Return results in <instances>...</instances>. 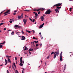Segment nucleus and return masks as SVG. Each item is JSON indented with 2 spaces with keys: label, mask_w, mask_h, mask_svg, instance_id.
I'll return each mask as SVG.
<instances>
[{
  "label": "nucleus",
  "mask_w": 73,
  "mask_h": 73,
  "mask_svg": "<svg viewBox=\"0 0 73 73\" xmlns=\"http://www.w3.org/2000/svg\"><path fill=\"white\" fill-rule=\"evenodd\" d=\"M61 7H56V9H54V11L56 12V13H57V12L58 13L59 12V9L61 8Z\"/></svg>",
  "instance_id": "nucleus-1"
},
{
  "label": "nucleus",
  "mask_w": 73,
  "mask_h": 73,
  "mask_svg": "<svg viewBox=\"0 0 73 73\" xmlns=\"http://www.w3.org/2000/svg\"><path fill=\"white\" fill-rule=\"evenodd\" d=\"M6 56L7 58L8 59V62H10V63H11V60H10V59H9V57H11V56L6 55Z\"/></svg>",
  "instance_id": "nucleus-2"
},
{
  "label": "nucleus",
  "mask_w": 73,
  "mask_h": 73,
  "mask_svg": "<svg viewBox=\"0 0 73 73\" xmlns=\"http://www.w3.org/2000/svg\"><path fill=\"white\" fill-rule=\"evenodd\" d=\"M51 12H52V11H51L50 9H49L46 11L45 14H46V15H49V14Z\"/></svg>",
  "instance_id": "nucleus-3"
},
{
  "label": "nucleus",
  "mask_w": 73,
  "mask_h": 73,
  "mask_svg": "<svg viewBox=\"0 0 73 73\" xmlns=\"http://www.w3.org/2000/svg\"><path fill=\"white\" fill-rule=\"evenodd\" d=\"M61 3H58L54 5L53 7L56 6V7H60V6H61Z\"/></svg>",
  "instance_id": "nucleus-4"
},
{
  "label": "nucleus",
  "mask_w": 73,
  "mask_h": 73,
  "mask_svg": "<svg viewBox=\"0 0 73 73\" xmlns=\"http://www.w3.org/2000/svg\"><path fill=\"white\" fill-rule=\"evenodd\" d=\"M62 52L60 54V60L61 61H62Z\"/></svg>",
  "instance_id": "nucleus-5"
},
{
  "label": "nucleus",
  "mask_w": 73,
  "mask_h": 73,
  "mask_svg": "<svg viewBox=\"0 0 73 73\" xmlns=\"http://www.w3.org/2000/svg\"><path fill=\"white\" fill-rule=\"evenodd\" d=\"M15 28H21V26H20L18 25H15Z\"/></svg>",
  "instance_id": "nucleus-6"
},
{
  "label": "nucleus",
  "mask_w": 73,
  "mask_h": 73,
  "mask_svg": "<svg viewBox=\"0 0 73 73\" xmlns=\"http://www.w3.org/2000/svg\"><path fill=\"white\" fill-rule=\"evenodd\" d=\"M23 21L24 25H25V24H26V23H27V20L24 19L23 20Z\"/></svg>",
  "instance_id": "nucleus-7"
},
{
  "label": "nucleus",
  "mask_w": 73,
  "mask_h": 73,
  "mask_svg": "<svg viewBox=\"0 0 73 73\" xmlns=\"http://www.w3.org/2000/svg\"><path fill=\"white\" fill-rule=\"evenodd\" d=\"M54 58H56V57L57 56H58V54H57V53H56L55 54H54Z\"/></svg>",
  "instance_id": "nucleus-8"
},
{
  "label": "nucleus",
  "mask_w": 73,
  "mask_h": 73,
  "mask_svg": "<svg viewBox=\"0 0 73 73\" xmlns=\"http://www.w3.org/2000/svg\"><path fill=\"white\" fill-rule=\"evenodd\" d=\"M40 19L42 21H43L44 20V16H41L40 18Z\"/></svg>",
  "instance_id": "nucleus-9"
},
{
  "label": "nucleus",
  "mask_w": 73,
  "mask_h": 73,
  "mask_svg": "<svg viewBox=\"0 0 73 73\" xmlns=\"http://www.w3.org/2000/svg\"><path fill=\"white\" fill-rule=\"evenodd\" d=\"M44 23H43L42 24L40 25L39 26V28H42L44 26Z\"/></svg>",
  "instance_id": "nucleus-10"
},
{
  "label": "nucleus",
  "mask_w": 73,
  "mask_h": 73,
  "mask_svg": "<svg viewBox=\"0 0 73 73\" xmlns=\"http://www.w3.org/2000/svg\"><path fill=\"white\" fill-rule=\"evenodd\" d=\"M9 12H10V10H7V11H6V12L4 13V14H5V13H8Z\"/></svg>",
  "instance_id": "nucleus-11"
},
{
  "label": "nucleus",
  "mask_w": 73,
  "mask_h": 73,
  "mask_svg": "<svg viewBox=\"0 0 73 73\" xmlns=\"http://www.w3.org/2000/svg\"><path fill=\"white\" fill-rule=\"evenodd\" d=\"M36 47H37V48H35V49H38V48H37V47H38V44H36Z\"/></svg>",
  "instance_id": "nucleus-12"
},
{
  "label": "nucleus",
  "mask_w": 73,
  "mask_h": 73,
  "mask_svg": "<svg viewBox=\"0 0 73 73\" xmlns=\"http://www.w3.org/2000/svg\"><path fill=\"white\" fill-rule=\"evenodd\" d=\"M5 65H6L7 64V63H8V61H7V59H5Z\"/></svg>",
  "instance_id": "nucleus-13"
},
{
  "label": "nucleus",
  "mask_w": 73,
  "mask_h": 73,
  "mask_svg": "<svg viewBox=\"0 0 73 73\" xmlns=\"http://www.w3.org/2000/svg\"><path fill=\"white\" fill-rule=\"evenodd\" d=\"M37 16H38V14H37V13H35V17H37Z\"/></svg>",
  "instance_id": "nucleus-14"
},
{
  "label": "nucleus",
  "mask_w": 73,
  "mask_h": 73,
  "mask_svg": "<svg viewBox=\"0 0 73 73\" xmlns=\"http://www.w3.org/2000/svg\"><path fill=\"white\" fill-rule=\"evenodd\" d=\"M21 16H18V20H20V19H21Z\"/></svg>",
  "instance_id": "nucleus-15"
},
{
  "label": "nucleus",
  "mask_w": 73,
  "mask_h": 73,
  "mask_svg": "<svg viewBox=\"0 0 73 73\" xmlns=\"http://www.w3.org/2000/svg\"><path fill=\"white\" fill-rule=\"evenodd\" d=\"M42 9V10H44V9L42 8V9H38V10H36V11H37V12H38V11H39L40 10Z\"/></svg>",
  "instance_id": "nucleus-16"
},
{
  "label": "nucleus",
  "mask_w": 73,
  "mask_h": 73,
  "mask_svg": "<svg viewBox=\"0 0 73 73\" xmlns=\"http://www.w3.org/2000/svg\"><path fill=\"white\" fill-rule=\"evenodd\" d=\"M22 73H24V71L25 70V69H24V68H22Z\"/></svg>",
  "instance_id": "nucleus-17"
},
{
  "label": "nucleus",
  "mask_w": 73,
  "mask_h": 73,
  "mask_svg": "<svg viewBox=\"0 0 73 73\" xmlns=\"http://www.w3.org/2000/svg\"><path fill=\"white\" fill-rule=\"evenodd\" d=\"M66 65L65 64L64 65V70H63V71H64V70H65V69H66Z\"/></svg>",
  "instance_id": "nucleus-18"
},
{
  "label": "nucleus",
  "mask_w": 73,
  "mask_h": 73,
  "mask_svg": "<svg viewBox=\"0 0 73 73\" xmlns=\"http://www.w3.org/2000/svg\"><path fill=\"white\" fill-rule=\"evenodd\" d=\"M18 33H20V32L18 33L17 32L16 33V34L17 35H20V34H18Z\"/></svg>",
  "instance_id": "nucleus-19"
},
{
  "label": "nucleus",
  "mask_w": 73,
  "mask_h": 73,
  "mask_svg": "<svg viewBox=\"0 0 73 73\" xmlns=\"http://www.w3.org/2000/svg\"><path fill=\"white\" fill-rule=\"evenodd\" d=\"M5 43V41H4L3 42L1 43L0 44H3V45H4Z\"/></svg>",
  "instance_id": "nucleus-20"
},
{
  "label": "nucleus",
  "mask_w": 73,
  "mask_h": 73,
  "mask_svg": "<svg viewBox=\"0 0 73 73\" xmlns=\"http://www.w3.org/2000/svg\"><path fill=\"white\" fill-rule=\"evenodd\" d=\"M13 65H14V66H15V68L16 67V65H15V62H14V63L13 64Z\"/></svg>",
  "instance_id": "nucleus-21"
},
{
  "label": "nucleus",
  "mask_w": 73,
  "mask_h": 73,
  "mask_svg": "<svg viewBox=\"0 0 73 73\" xmlns=\"http://www.w3.org/2000/svg\"><path fill=\"white\" fill-rule=\"evenodd\" d=\"M25 11H26V12H29L30 11V10H24Z\"/></svg>",
  "instance_id": "nucleus-22"
},
{
  "label": "nucleus",
  "mask_w": 73,
  "mask_h": 73,
  "mask_svg": "<svg viewBox=\"0 0 73 73\" xmlns=\"http://www.w3.org/2000/svg\"><path fill=\"white\" fill-rule=\"evenodd\" d=\"M22 40H25V37H24L23 38H21Z\"/></svg>",
  "instance_id": "nucleus-23"
},
{
  "label": "nucleus",
  "mask_w": 73,
  "mask_h": 73,
  "mask_svg": "<svg viewBox=\"0 0 73 73\" xmlns=\"http://www.w3.org/2000/svg\"><path fill=\"white\" fill-rule=\"evenodd\" d=\"M25 48L24 49V50H26V49H27V46H25Z\"/></svg>",
  "instance_id": "nucleus-24"
},
{
  "label": "nucleus",
  "mask_w": 73,
  "mask_h": 73,
  "mask_svg": "<svg viewBox=\"0 0 73 73\" xmlns=\"http://www.w3.org/2000/svg\"><path fill=\"white\" fill-rule=\"evenodd\" d=\"M5 23H0V26H1V25H2L4 24Z\"/></svg>",
  "instance_id": "nucleus-25"
},
{
  "label": "nucleus",
  "mask_w": 73,
  "mask_h": 73,
  "mask_svg": "<svg viewBox=\"0 0 73 73\" xmlns=\"http://www.w3.org/2000/svg\"><path fill=\"white\" fill-rule=\"evenodd\" d=\"M14 33H15L14 32H12L11 33V35H14Z\"/></svg>",
  "instance_id": "nucleus-26"
},
{
  "label": "nucleus",
  "mask_w": 73,
  "mask_h": 73,
  "mask_svg": "<svg viewBox=\"0 0 73 73\" xmlns=\"http://www.w3.org/2000/svg\"><path fill=\"white\" fill-rule=\"evenodd\" d=\"M34 42H35V43H36V44H37L38 43V41H34Z\"/></svg>",
  "instance_id": "nucleus-27"
},
{
  "label": "nucleus",
  "mask_w": 73,
  "mask_h": 73,
  "mask_svg": "<svg viewBox=\"0 0 73 73\" xmlns=\"http://www.w3.org/2000/svg\"><path fill=\"white\" fill-rule=\"evenodd\" d=\"M19 65L20 66H22V65H23V63H20L19 64Z\"/></svg>",
  "instance_id": "nucleus-28"
},
{
  "label": "nucleus",
  "mask_w": 73,
  "mask_h": 73,
  "mask_svg": "<svg viewBox=\"0 0 73 73\" xmlns=\"http://www.w3.org/2000/svg\"><path fill=\"white\" fill-rule=\"evenodd\" d=\"M20 62L21 64H23V60H20Z\"/></svg>",
  "instance_id": "nucleus-29"
},
{
  "label": "nucleus",
  "mask_w": 73,
  "mask_h": 73,
  "mask_svg": "<svg viewBox=\"0 0 73 73\" xmlns=\"http://www.w3.org/2000/svg\"><path fill=\"white\" fill-rule=\"evenodd\" d=\"M3 14H4L5 15H4V16H6V15H8V13H5L4 14V13H3Z\"/></svg>",
  "instance_id": "nucleus-30"
},
{
  "label": "nucleus",
  "mask_w": 73,
  "mask_h": 73,
  "mask_svg": "<svg viewBox=\"0 0 73 73\" xmlns=\"http://www.w3.org/2000/svg\"><path fill=\"white\" fill-rule=\"evenodd\" d=\"M2 47H3V45H0V48H2Z\"/></svg>",
  "instance_id": "nucleus-31"
},
{
  "label": "nucleus",
  "mask_w": 73,
  "mask_h": 73,
  "mask_svg": "<svg viewBox=\"0 0 73 73\" xmlns=\"http://www.w3.org/2000/svg\"><path fill=\"white\" fill-rule=\"evenodd\" d=\"M15 73H19V72H18V71H17V70H16V72H15Z\"/></svg>",
  "instance_id": "nucleus-32"
},
{
  "label": "nucleus",
  "mask_w": 73,
  "mask_h": 73,
  "mask_svg": "<svg viewBox=\"0 0 73 73\" xmlns=\"http://www.w3.org/2000/svg\"><path fill=\"white\" fill-rule=\"evenodd\" d=\"M22 59H23V57H21L20 60H22Z\"/></svg>",
  "instance_id": "nucleus-33"
},
{
  "label": "nucleus",
  "mask_w": 73,
  "mask_h": 73,
  "mask_svg": "<svg viewBox=\"0 0 73 73\" xmlns=\"http://www.w3.org/2000/svg\"><path fill=\"white\" fill-rule=\"evenodd\" d=\"M21 32L22 34H24V32H23V31H22Z\"/></svg>",
  "instance_id": "nucleus-34"
},
{
  "label": "nucleus",
  "mask_w": 73,
  "mask_h": 73,
  "mask_svg": "<svg viewBox=\"0 0 73 73\" xmlns=\"http://www.w3.org/2000/svg\"><path fill=\"white\" fill-rule=\"evenodd\" d=\"M35 19H34L33 21V23H34L35 22Z\"/></svg>",
  "instance_id": "nucleus-35"
},
{
  "label": "nucleus",
  "mask_w": 73,
  "mask_h": 73,
  "mask_svg": "<svg viewBox=\"0 0 73 73\" xmlns=\"http://www.w3.org/2000/svg\"><path fill=\"white\" fill-rule=\"evenodd\" d=\"M40 37H41V39H42L43 38V37H42V35H40Z\"/></svg>",
  "instance_id": "nucleus-36"
},
{
  "label": "nucleus",
  "mask_w": 73,
  "mask_h": 73,
  "mask_svg": "<svg viewBox=\"0 0 73 73\" xmlns=\"http://www.w3.org/2000/svg\"><path fill=\"white\" fill-rule=\"evenodd\" d=\"M33 38L34 40H36V37H33Z\"/></svg>",
  "instance_id": "nucleus-37"
},
{
  "label": "nucleus",
  "mask_w": 73,
  "mask_h": 73,
  "mask_svg": "<svg viewBox=\"0 0 73 73\" xmlns=\"http://www.w3.org/2000/svg\"><path fill=\"white\" fill-rule=\"evenodd\" d=\"M29 52H31V51H32L31 50V48H30L29 50Z\"/></svg>",
  "instance_id": "nucleus-38"
},
{
  "label": "nucleus",
  "mask_w": 73,
  "mask_h": 73,
  "mask_svg": "<svg viewBox=\"0 0 73 73\" xmlns=\"http://www.w3.org/2000/svg\"><path fill=\"white\" fill-rule=\"evenodd\" d=\"M12 22H13L12 21H9V23H12Z\"/></svg>",
  "instance_id": "nucleus-39"
},
{
  "label": "nucleus",
  "mask_w": 73,
  "mask_h": 73,
  "mask_svg": "<svg viewBox=\"0 0 73 73\" xmlns=\"http://www.w3.org/2000/svg\"><path fill=\"white\" fill-rule=\"evenodd\" d=\"M10 20H12V21H14V20H13V19H10Z\"/></svg>",
  "instance_id": "nucleus-40"
},
{
  "label": "nucleus",
  "mask_w": 73,
  "mask_h": 73,
  "mask_svg": "<svg viewBox=\"0 0 73 73\" xmlns=\"http://www.w3.org/2000/svg\"><path fill=\"white\" fill-rule=\"evenodd\" d=\"M57 53H58V54H59V53H59V51L58 50V51H57Z\"/></svg>",
  "instance_id": "nucleus-41"
},
{
  "label": "nucleus",
  "mask_w": 73,
  "mask_h": 73,
  "mask_svg": "<svg viewBox=\"0 0 73 73\" xmlns=\"http://www.w3.org/2000/svg\"><path fill=\"white\" fill-rule=\"evenodd\" d=\"M54 54V52H53L51 53V54Z\"/></svg>",
  "instance_id": "nucleus-42"
},
{
  "label": "nucleus",
  "mask_w": 73,
  "mask_h": 73,
  "mask_svg": "<svg viewBox=\"0 0 73 73\" xmlns=\"http://www.w3.org/2000/svg\"><path fill=\"white\" fill-rule=\"evenodd\" d=\"M15 60H17V57H15Z\"/></svg>",
  "instance_id": "nucleus-43"
},
{
  "label": "nucleus",
  "mask_w": 73,
  "mask_h": 73,
  "mask_svg": "<svg viewBox=\"0 0 73 73\" xmlns=\"http://www.w3.org/2000/svg\"><path fill=\"white\" fill-rule=\"evenodd\" d=\"M40 13H41V12L39 11L38 13V14H40Z\"/></svg>",
  "instance_id": "nucleus-44"
},
{
  "label": "nucleus",
  "mask_w": 73,
  "mask_h": 73,
  "mask_svg": "<svg viewBox=\"0 0 73 73\" xmlns=\"http://www.w3.org/2000/svg\"><path fill=\"white\" fill-rule=\"evenodd\" d=\"M31 32L30 31H29L28 33H31Z\"/></svg>",
  "instance_id": "nucleus-45"
},
{
  "label": "nucleus",
  "mask_w": 73,
  "mask_h": 73,
  "mask_svg": "<svg viewBox=\"0 0 73 73\" xmlns=\"http://www.w3.org/2000/svg\"><path fill=\"white\" fill-rule=\"evenodd\" d=\"M47 58L48 59V58H49V56H48L47 57Z\"/></svg>",
  "instance_id": "nucleus-46"
},
{
  "label": "nucleus",
  "mask_w": 73,
  "mask_h": 73,
  "mask_svg": "<svg viewBox=\"0 0 73 73\" xmlns=\"http://www.w3.org/2000/svg\"><path fill=\"white\" fill-rule=\"evenodd\" d=\"M16 13H13V15H16Z\"/></svg>",
  "instance_id": "nucleus-47"
},
{
  "label": "nucleus",
  "mask_w": 73,
  "mask_h": 73,
  "mask_svg": "<svg viewBox=\"0 0 73 73\" xmlns=\"http://www.w3.org/2000/svg\"><path fill=\"white\" fill-rule=\"evenodd\" d=\"M39 35H40V36L41 35V33L40 32L39 33Z\"/></svg>",
  "instance_id": "nucleus-48"
},
{
  "label": "nucleus",
  "mask_w": 73,
  "mask_h": 73,
  "mask_svg": "<svg viewBox=\"0 0 73 73\" xmlns=\"http://www.w3.org/2000/svg\"><path fill=\"white\" fill-rule=\"evenodd\" d=\"M30 20L31 21H33V20L32 19H30Z\"/></svg>",
  "instance_id": "nucleus-49"
},
{
  "label": "nucleus",
  "mask_w": 73,
  "mask_h": 73,
  "mask_svg": "<svg viewBox=\"0 0 73 73\" xmlns=\"http://www.w3.org/2000/svg\"><path fill=\"white\" fill-rule=\"evenodd\" d=\"M43 16H44V17H45V15H43Z\"/></svg>",
  "instance_id": "nucleus-50"
},
{
  "label": "nucleus",
  "mask_w": 73,
  "mask_h": 73,
  "mask_svg": "<svg viewBox=\"0 0 73 73\" xmlns=\"http://www.w3.org/2000/svg\"><path fill=\"white\" fill-rule=\"evenodd\" d=\"M37 11V10L35 9V10H34V11Z\"/></svg>",
  "instance_id": "nucleus-51"
},
{
  "label": "nucleus",
  "mask_w": 73,
  "mask_h": 73,
  "mask_svg": "<svg viewBox=\"0 0 73 73\" xmlns=\"http://www.w3.org/2000/svg\"><path fill=\"white\" fill-rule=\"evenodd\" d=\"M4 31H5V30H6V28H4Z\"/></svg>",
  "instance_id": "nucleus-52"
},
{
  "label": "nucleus",
  "mask_w": 73,
  "mask_h": 73,
  "mask_svg": "<svg viewBox=\"0 0 73 73\" xmlns=\"http://www.w3.org/2000/svg\"><path fill=\"white\" fill-rule=\"evenodd\" d=\"M21 37H22V38H24V36H22Z\"/></svg>",
  "instance_id": "nucleus-53"
},
{
  "label": "nucleus",
  "mask_w": 73,
  "mask_h": 73,
  "mask_svg": "<svg viewBox=\"0 0 73 73\" xmlns=\"http://www.w3.org/2000/svg\"><path fill=\"white\" fill-rule=\"evenodd\" d=\"M17 12V11H14V12Z\"/></svg>",
  "instance_id": "nucleus-54"
},
{
  "label": "nucleus",
  "mask_w": 73,
  "mask_h": 73,
  "mask_svg": "<svg viewBox=\"0 0 73 73\" xmlns=\"http://www.w3.org/2000/svg\"><path fill=\"white\" fill-rule=\"evenodd\" d=\"M26 32H28V31H28V30H26Z\"/></svg>",
  "instance_id": "nucleus-55"
},
{
  "label": "nucleus",
  "mask_w": 73,
  "mask_h": 73,
  "mask_svg": "<svg viewBox=\"0 0 73 73\" xmlns=\"http://www.w3.org/2000/svg\"><path fill=\"white\" fill-rule=\"evenodd\" d=\"M42 46V44H40V46Z\"/></svg>",
  "instance_id": "nucleus-56"
},
{
  "label": "nucleus",
  "mask_w": 73,
  "mask_h": 73,
  "mask_svg": "<svg viewBox=\"0 0 73 73\" xmlns=\"http://www.w3.org/2000/svg\"><path fill=\"white\" fill-rule=\"evenodd\" d=\"M29 53L30 54H31V52H29Z\"/></svg>",
  "instance_id": "nucleus-57"
},
{
  "label": "nucleus",
  "mask_w": 73,
  "mask_h": 73,
  "mask_svg": "<svg viewBox=\"0 0 73 73\" xmlns=\"http://www.w3.org/2000/svg\"><path fill=\"white\" fill-rule=\"evenodd\" d=\"M57 53V51H56V52H55V53L54 54H55V53Z\"/></svg>",
  "instance_id": "nucleus-58"
},
{
  "label": "nucleus",
  "mask_w": 73,
  "mask_h": 73,
  "mask_svg": "<svg viewBox=\"0 0 73 73\" xmlns=\"http://www.w3.org/2000/svg\"><path fill=\"white\" fill-rule=\"evenodd\" d=\"M23 13H22L21 14V16H23Z\"/></svg>",
  "instance_id": "nucleus-59"
},
{
  "label": "nucleus",
  "mask_w": 73,
  "mask_h": 73,
  "mask_svg": "<svg viewBox=\"0 0 73 73\" xmlns=\"http://www.w3.org/2000/svg\"><path fill=\"white\" fill-rule=\"evenodd\" d=\"M3 66V64H2L0 66Z\"/></svg>",
  "instance_id": "nucleus-60"
},
{
  "label": "nucleus",
  "mask_w": 73,
  "mask_h": 73,
  "mask_svg": "<svg viewBox=\"0 0 73 73\" xmlns=\"http://www.w3.org/2000/svg\"><path fill=\"white\" fill-rule=\"evenodd\" d=\"M33 13H34V14H35V13H35V12H33Z\"/></svg>",
  "instance_id": "nucleus-61"
},
{
  "label": "nucleus",
  "mask_w": 73,
  "mask_h": 73,
  "mask_svg": "<svg viewBox=\"0 0 73 73\" xmlns=\"http://www.w3.org/2000/svg\"><path fill=\"white\" fill-rule=\"evenodd\" d=\"M31 51H32L33 50V49H31Z\"/></svg>",
  "instance_id": "nucleus-62"
},
{
  "label": "nucleus",
  "mask_w": 73,
  "mask_h": 73,
  "mask_svg": "<svg viewBox=\"0 0 73 73\" xmlns=\"http://www.w3.org/2000/svg\"><path fill=\"white\" fill-rule=\"evenodd\" d=\"M69 0V1H73V0Z\"/></svg>",
  "instance_id": "nucleus-63"
},
{
  "label": "nucleus",
  "mask_w": 73,
  "mask_h": 73,
  "mask_svg": "<svg viewBox=\"0 0 73 73\" xmlns=\"http://www.w3.org/2000/svg\"><path fill=\"white\" fill-rule=\"evenodd\" d=\"M11 68V66H9V68Z\"/></svg>",
  "instance_id": "nucleus-64"
}]
</instances>
